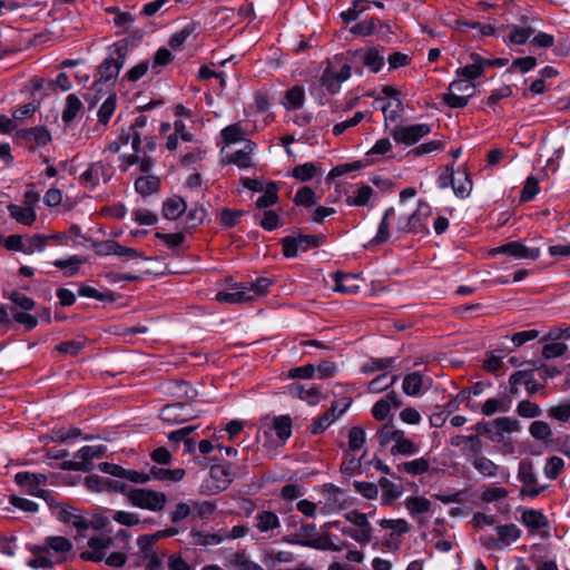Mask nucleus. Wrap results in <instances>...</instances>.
Masks as SVG:
<instances>
[{"label": "nucleus", "mask_w": 570, "mask_h": 570, "mask_svg": "<svg viewBox=\"0 0 570 570\" xmlns=\"http://www.w3.org/2000/svg\"><path fill=\"white\" fill-rule=\"evenodd\" d=\"M72 549V543L65 537L53 535L45 539L41 546H31L29 551L35 556L28 566L38 568H52L66 561V554Z\"/></svg>", "instance_id": "obj_1"}, {"label": "nucleus", "mask_w": 570, "mask_h": 570, "mask_svg": "<svg viewBox=\"0 0 570 570\" xmlns=\"http://www.w3.org/2000/svg\"><path fill=\"white\" fill-rule=\"evenodd\" d=\"M128 51L129 45L126 40H119L112 45L108 57L98 68L99 81L107 82L115 80L118 77L127 58Z\"/></svg>", "instance_id": "obj_2"}, {"label": "nucleus", "mask_w": 570, "mask_h": 570, "mask_svg": "<svg viewBox=\"0 0 570 570\" xmlns=\"http://www.w3.org/2000/svg\"><path fill=\"white\" fill-rule=\"evenodd\" d=\"M127 499L131 505L154 512L161 511L167 503L165 493L149 489H130Z\"/></svg>", "instance_id": "obj_3"}, {"label": "nucleus", "mask_w": 570, "mask_h": 570, "mask_svg": "<svg viewBox=\"0 0 570 570\" xmlns=\"http://www.w3.org/2000/svg\"><path fill=\"white\" fill-rule=\"evenodd\" d=\"M517 478L522 483L520 490L522 497L535 498L548 488L547 484L539 483L533 462L529 459L519 462Z\"/></svg>", "instance_id": "obj_4"}, {"label": "nucleus", "mask_w": 570, "mask_h": 570, "mask_svg": "<svg viewBox=\"0 0 570 570\" xmlns=\"http://www.w3.org/2000/svg\"><path fill=\"white\" fill-rule=\"evenodd\" d=\"M475 86L471 81L464 79L453 80L448 88V92L443 94V102L450 108H464L469 98L474 96Z\"/></svg>", "instance_id": "obj_5"}, {"label": "nucleus", "mask_w": 570, "mask_h": 570, "mask_svg": "<svg viewBox=\"0 0 570 570\" xmlns=\"http://www.w3.org/2000/svg\"><path fill=\"white\" fill-rule=\"evenodd\" d=\"M431 215L430 205L419 202L416 209L411 215L399 218L397 230L401 233H425L428 232L426 220Z\"/></svg>", "instance_id": "obj_6"}, {"label": "nucleus", "mask_w": 570, "mask_h": 570, "mask_svg": "<svg viewBox=\"0 0 570 570\" xmlns=\"http://www.w3.org/2000/svg\"><path fill=\"white\" fill-rule=\"evenodd\" d=\"M324 242L322 235H303L286 236L282 238L283 254L285 257H295L298 250L306 252L311 248L320 247Z\"/></svg>", "instance_id": "obj_7"}, {"label": "nucleus", "mask_w": 570, "mask_h": 570, "mask_svg": "<svg viewBox=\"0 0 570 570\" xmlns=\"http://www.w3.org/2000/svg\"><path fill=\"white\" fill-rule=\"evenodd\" d=\"M198 411L185 402H177L165 405L159 413V417L169 424H179L196 419Z\"/></svg>", "instance_id": "obj_8"}, {"label": "nucleus", "mask_w": 570, "mask_h": 570, "mask_svg": "<svg viewBox=\"0 0 570 570\" xmlns=\"http://www.w3.org/2000/svg\"><path fill=\"white\" fill-rule=\"evenodd\" d=\"M431 132V126L428 124H415L410 126H396L392 129L391 136L397 144L411 146L416 144L421 138Z\"/></svg>", "instance_id": "obj_9"}, {"label": "nucleus", "mask_w": 570, "mask_h": 570, "mask_svg": "<svg viewBox=\"0 0 570 570\" xmlns=\"http://www.w3.org/2000/svg\"><path fill=\"white\" fill-rule=\"evenodd\" d=\"M17 140L30 150L48 145L51 141V135L45 127H32L16 130Z\"/></svg>", "instance_id": "obj_10"}, {"label": "nucleus", "mask_w": 570, "mask_h": 570, "mask_svg": "<svg viewBox=\"0 0 570 570\" xmlns=\"http://www.w3.org/2000/svg\"><path fill=\"white\" fill-rule=\"evenodd\" d=\"M284 541L289 544L308 547L317 550L318 544L321 543V534L317 533V529L314 523H302L299 529L285 537Z\"/></svg>", "instance_id": "obj_11"}, {"label": "nucleus", "mask_w": 570, "mask_h": 570, "mask_svg": "<svg viewBox=\"0 0 570 570\" xmlns=\"http://www.w3.org/2000/svg\"><path fill=\"white\" fill-rule=\"evenodd\" d=\"M115 538L110 535L92 537L88 540L90 550L82 551L80 559L83 561L101 562L105 559L106 550L112 548Z\"/></svg>", "instance_id": "obj_12"}, {"label": "nucleus", "mask_w": 570, "mask_h": 570, "mask_svg": "<svg viewBox=\"0 0 570 570\" xmlns=\"http://www.w3.org/2000/svg\"><path fill=\"white\" fill-rule=\"evenodd\" d=\"M114 175L112 167L104 161L91 163L87 170L80 176V183L87 187L95 188L100 179L108 183Z\"/></svg>", "instance_id": "obj_13"}, {"label": "nucleus", "mask_w": 570, "mask_h": 570, "mask_svg": "<svg viewBox=\"0 0 570 570\" xmlns=\"http://www.w3.org/2000/svg\"><path fill=\"white\" fill-rule=\"evenodd\" d=\"M14 481L20 487L27 488L28 493L35 497L42 498L47 500L50 497V492L47 490L39 489L41 484H45L47 481V476L40 473H31V472H18L14 475Z\"/></svg>", "instance_id": "obj_14"}, {"label": "nucleus", "mask_w": 570, "mask_h": 570, "mask_svg": "<svg viewBox=\"0 0 570 570\" xmlns=\"http://www.w3.org/2000/svg\"><path fill=\"white\" fill-rule=\"evenodd\" d=\"M495 532L498 538H489L485 543L488 548L502 549L515 542L521 535V530L513 523L498 525Z\"/></svg>", "instance_id": "obj_15"}, {"label": "nucleus", "mask_w": 570, "mask_h": 570, "mask_svg": "<svg viewBox=\"0 0 570 570\" xmlns=\"http://www.w3.org/2000/svg\"><path fill=\"white\" fill-rule=\"evenodd\" d=\"M493 254H507L515 259L535 261L540 256V249L528 247L519 242H510L494 248Z\"/></svg>", "instance_id": "obj_16"}, {"label": "nucleus", "mask_w": 570, "mask_h": 570, "mask_svg": "<svg viewBox=\"0 0 570 570\" xmlns=\"http://www.w3.org/2000/svg\"><path fill=\"white\" fill-rule=\"evenodd\" d=\"M383 51L384 48H365L354 51L353 56L358 62L367 67L370 71L376 73L382 69L385 61Z\"/></svg>", "instance_id": "obj_17"}, {"label": "nucleus", "mask_w": 570, "mask_h": 570, "mask_svg": "<svg viewBox=\"0 0 570 570\" xmlns=\"http://www.w3.org/2000/svg\"><path fill=\"white\" fill-rule=\"evenodd\" d=\"M471 63L456 69L455 75L460 79L472 81L480 78L484 73L483 58L478 53L470 55Z\"/></svg>", "instance_id": "obj_18"}, {"label": "nucleus", "mask_w": 570, "mask_h": 570, "mask_svg": "<svg viewBox=\"0 0 570 570\" xmlns=\"http://www.w3.org/2000/svg\"><path fill=\"white\" fill-rule=\"evenodd\" d=\"M509 383L512 386H515L518 384H524L530 395L535 394L543 387L542 384L534 380L532 371H517L509 377Z\"/></svg>", "instance_id": "obj_19"}, {"label": "nucleus", "mask_w": 570, "mask_h": 570, "mask_svg": "<svg viewBox=\"0 0 570 570\" xmlns=\"http://www.w3.org/2000/svg\"><path fill=\"white\" fill-rule=\"evenodd\" d=\"M254 299V295L250 294V288H246L243 285L234 292H218L216 294V301L228 304H240Z\"/></svg>", "instance_id": "obj_20"}, {"label": "nucleus", "mask_w": 570, "mask_h": 570, "mask_svg": "<svg viewBox=\"0 0 570 570\" xmlns=\"http://www.w3.org/2000/svg\"><path fill=\"white\" fill-rule=\"evenodd\" d=\"M289 393L311 405L320 402V391L312 384H293L289 386Z\"/></svg>", "instance_id": "obj_21"}, {"label": "nucleus", "mask_w": 570, "mask_h": 570, "mask_svg": "<svg viewBox=\"0 0 570 570\" xmlns=\"http://www.w3.org/2000/svg\"><path fill=\"white\" fill-rule=\"evenodd\" d=\"M187 209L186 202L179 197L174 196L168 198L163 205V215L165 218L169 220H176L179 218Z\"/></svg>", "instance_id": "obj_22"}, {"label": "nucleus", "mask_w": 570, "mask_h": 570, "mask_svg": "<svg viewBox=\"0 0 570 570\" xmlns=\"http://www.w3.org/2000/svg\"><path fill=\"white\" fill-rule=\"evenodd\" d=\"M7 209L10 214V216L17 220V223L31 226L36 218L37 214L36 210L30 207L19 206L16 204H9L7 206Z\"/></svg>", "instance_id": "obj_23"}, {"label": "nucleus", "mask_w": 570, "mask_h": 570, "mask_svg": "<svg viewBox=\"0 0 570 570\" xmlns=\"http://www.w3.org/2000/svg\"><path fill=\"white\" fill-rule=\"evenodd\" d=\"M160 180L155 175H144L136 179L135 189L138 194L146 197L159 190Z\"/></svg>", "instance_id": "obj_24"}, {"label": "nucleus", "mask_w": 570, "mask_h": 570, "mask_svg": "<svg viewBox=\"0 0 570 570\" xmlns=\"http://www.w3.org/2000/svg\"><path fill=\"white\" fill-rule=\"evenodd\" d=\"M255 144L252 141H247L243 149L236 150L235 153L228 155L227 163L234 164L239 168H248L252 166L250 154L254 150Z\"/></svg>", "instance_id": "obj_25"}, {"label": "nucleus", "mask_w": 570, "mask_h": 570, "mask_svg": "<svg viewBox=\"0 0 570 570\" xmlns=\"http://www.w3.org/2000/svg\"><path fill=\"white\" fill-rule=\"evenodd\" d=\"M150 479L158 481L178 482L184 479L186 472L184 469H165L153 466L148 473Z\"/></svg>", "instance_id": "obj_26"}, {"label": "nucleus", "mask_w": 570, "mask_h": 570, "mask_svg": "<svg viewBox=\"0 0 570 570\" xmlns=\"http://www.w3.org/2000/svg\"><path fill=\"white\" fill-rule=\"evenodd\" d=\"M107 448L102 444L86 445L75 453V458L79 459L81 462H86L87 465L91 468V461L94 459H100L105 456Z\"/></svg>", "instance_id": "obj_27"}, {"label": "nucleus", "mask_w": 570, "mask_h": 570, "mask_svg": "<svg viewBox=\"0 0 570 570\" xmlns=\"http://www.w3.org/2000/svg\"><path fill=\"white\" fill-rule=\"evenodd\" d=\"M335 291L343 294H355L360 286L355 284L357 277L355 275L335 274Z\"/></svg>", "instance_id": "obj_28"}, {"label": "nucleus", "mask_w": 570, "mask_h": 570, "mask_svg": "<svg viewBox=\"0 0 570 570\" xmlns=\"http://www.w3.org/2000/svg\"><path fill=\"white\" fill-rule=\"evenodd\" d=\"M521 522L532 530H539L548 527L546 515L538 510H525L521 515Z\"/></svg>", "instance_id": "obj_29"}, {"label": "nucleus", "mask_w": 570, "mask_h": 570, "mask_svg": "<svg viewBox=\"0 0 570 570\" xmlns=\"http://www.w3.org/2000/svg\"><path fill=\"white\" fill-rule=\"evenodd\" d=\"M305 101V90L302 86H294L286 91L283 105L286 109H299Z\"/></svg>", "instance_id": "obj_30"}, {"label": "nucleus", "mask_w": 570, "mask_h": 570, "mask_svg": "<svg viewBox=\"0 0 570 570\" xmlns=\"http://www.w3.org/2000/svg\"><path fill=\"white\" fill-rule=\"evenodd\" d=\"M272 430L282 443H285L292 434V419L289 415L276 416L273 420Z\"/></svg>", "instance_id": "obj_31"}, {"label": "nucleus", "mask_w": 570, "mask_h": 570, "mask_svg": "<svg viewBox=\"0 0 570 570\" xmlns=\"http://www.w3.org/2000/svg\"><path fill=\"white\" fill-rule=\"evenodd\" d=\"M256 527L261 532H268L279 527V519L272 511H259L256 514Z\"/></svg>", "instance_id": "obj_32"}, {"label": "nucleus", "mask_w": 570, "mask_h": 570, "mask_svg": "<svg viewBox=\"0 0 570 570\" xmlns=\"http://www.w3.org/2000/svg\"><path fill=\"white\" fill-rule=\"evenodd\" d=\"M168 391L178 397L185 396L190 400L195 399L198 394L197 391L188 382L183 380L169 381Z\"/></svg>", "instance_id": "obj_33"}, {"label": "nucleus", "mask_w": 570, "mask_h": 570, "mask_svg": "<svg viewBox=\"0 0 570 570\" xmlns=\"http://www.w3.org/2000/svg\"><path fill=\"white\" fill-rule=\"evenodd\" d=\"M379 484L382 488V502L384 504H387L391 501L400 498L401 494L403 493V489L401 485L393 483L386 478H381Z\"/></svg>", "instance_id": "obj_34"}, {"label": "nucleus", "mask_w": 570, "mask_h": 570, "mask_svg": "<svg viewBox=\"0 0 570 570\" xmlns=\"http://www.w3.org/2000/svg\"><path fill=\"white\" fill-rule=\"evenodd\" d=\"M431 505V501L424 497H409L405 500V508L411 515L428 513Z\"/></svg>", "instance_id": "obj_35"}, {"label": "nucleus", "mask_w": 570, "mask_h": 570, "mask_svg": "<svg viewBox=\"0 0 570 570\" xmlns=\"http://www.w3.org/2000/svg\"><path fill=\"white\" fill-rule=\"evenodd\" d=\"M228 562L237 570H264L262 566L252 561L244 551L229 556Z\"/></svg>", "instance_id": "obj_36"}, {"label": "nucleus", "mask_w": 570, "mask_h": 570, "mask_svg": "<svg viewBox=\"0 0 570 570\" xmlns=\"http://www.w3.org/2000/svg\"><path fill=\"white\" fill-rule=\"evenodd\" d=\"M471 463L474 469L485 478H492L497 475L499 466L487 456H474V459L471 460Z\"/></svg>", "instance_id": "obj_37"}, {"label": "nucleus", "mask_w": 570, "mask_h": 570, "mask_svg": "<svg viewBox=\"0 0 570 570\" xmlns=\"http://www.w3.org/2000/svg\"><path fill=\"white\" fill-rule=\"evenodd\" d=\"M277 191H278V186L273 181L268 183L265 187L263 195H261L256 199V203H255L256 207L257 208H268V207L275 205L278 200Z\"/></svg>", "instance_id": "obj_38"}, {"label": "nucleus", "mask_w": 570, "mask_h": 570, "mask_svg": "<svg viewBox=\"0 0 570 570\" xmlns=\"http://www.w3.org/2000/svg\"><path fill=\"white\" fill-rule=\"evenodd\" d=\"M430 469V461L425 458H419L409 462L397 465V470L404 471L411 475H420L428 472Z\"/></svg>", "instance_id": "obj_39"}, {"label": "nucleus", "mask_w": 570, "mask_h": 570, "mask_svg": "<svg viewBox=\"0 0 570 570\" xmlns=\"http://www.w3.org/2000/svg\"><path fill=\"white\" fill-rule=\"evenodd\" d=\"M210 476L220 484L223 489L228 487L233 481L230 468L225 464H214L210 466Z\"/></svg>", "instance_id": "obj_40"}, {"label": "nucleus", "mask_w": 570, "mask_h": 570, "mask_svg": "<svg viewBox=\"0 0 570 570\" xmlns=\"http://www.w3.org/2000/svg\"><path fill=\"white\" fill-rule=\"evenodd\" d=\"M422 384V375L419 372H413L404 377L402 389L406 395L414 396L421 392Z\"/></svg>", "instance_id": "obj_41"}, {"label": "nucleus", "mask_w": 570, "mask_h": 570, "mask_svg": "<svg viewBox=\"0 0 570 570\" xmlns=\"http://www.w3.org/2000/svg\"><path fill=\"white\" fill-rule=\"evenodd\" d=\"M81 107L82 102L80 99L73 94L69 95L66 99V107L62 111V121L66 124L71 122L80 111Z\"/></svg>", "instance_id": "obj_42"}, {"label": "nucleus", "mask_w": 570, "mask_h": 570, "mask_svg": "<svg viewBox=\"0 0 570 570\" xmlns=\"http://www.w3.org/2000/svg\"><path fill=\"white\" fill-rule=\"evenodd\" d=\"M458 174L459 177L454 180L453 191L456 197L465 198L472 190V180L466 171Z\"/></svg>", "instance_id": "obj_43"}, {"label": "nucleus", "mask_w": 570, "mask_h": 570, "mask_svg": "<svg viewBox=\"0 0 570 570\" xmlns=\"http://www.w3.org/2000/svg\"><path fill=\"white\" fill-rule=\"evenodd\" d=\"M397 380L396 375L383 373L368 383V391L372 393H380L392 386Z\"/></svg>", "instance_id": "obj_44"}, {"label": "nucleus", "mask_w": 570, "mask_h": 570, "mask_svg": "<svg viewBox=\"0 0 570 570\" xmlns=\"http://www.w3.org/2000/svg\"><path fill=\"white\" fill-rule=\"evenodd\" d=\"M3 296L10 299V302L16 306L19 307L22 311H31L36 303L32 298L28 297L27 295L18 292V291H11L10 293L3 292Z\"/></svg>", "instance_id": "obj_45"}, {"label": "nucleus", "mask_w": 570, "mask_h": 570, "mask_svg": "<svg viewBox=\"0 0 570 570\" xmlns=\"http://www.w3.org/2000/svg\"><path fill=\"white\" fill-rule=\"evenodd\" d=\"M245 131L239 122L229 125L222 130V138L226 145L244 140Z\"/></svg>", "instance_id": "obj_46"}, {"label": "nucleus", "mask_w": 570, "mask_h": 570, "mask_svg": "<svg viewBox=\"0 0 570 570\" xmlns=\"http://www.w3.org/2000/svg\"><path fill=\"white\" fill-rule=\"evenodd\" d=\"M190 534L195 542L200 546H216L224 541L222 530L217 533H205L202 531L191 530Z\"/></svg>", "instance_id": "obj_47"}, {"label": "nucleus", "mask_w": 570, "mask_h": 570, "mask_svg": "<svg viewBox=\"0 0 570 570\" xmlns=\"http://www.w3.org/2000/svg\"><path fill=\"white\" fill-rule=\"evenodd\" d=\"M530 434L539 441L548 442L552 435L550 425L544 421H534L529 428Z\"/></svg>", "instance_id": "obj_48"}, {"label": "nucleus", "mask_w": 570, "mask_h": 570, "mask_svg": "<svg viewBox=\"0 0 570 570\" xmlns=\"http://www.w3.org/2000/svg\"><path fill=\"white\" fill-rule=\"evenodd\" d=\"M117 105V97L116 95H110L104 104L100 106L98 110V120L102 125H107L110 120L111 116L115 112Z\"/></svg>", "instance_id": "obj_49"}, {"label": "nucleus", "mask_w": 570, "mask_h": 570, "mask_svg": "<svg viewBox=\"0 0 570 570\" xmlns=\"http://www.w3.org/2000/svg\"><path fill=\"white\" fill-rule=\"evenodd\" d=\"M80 296L96 298L100 302H112L115 299L111 291L99 292L95 287L89 285H81L78 291Z\"/></svg>", "instance_id": "obj_50"}, {"label": "nucleus", "mask_w": 570, "mask_h": 570, "mask_svg": "<svg viewBox=\"0 0 570 570\" xmlns=\"http://www.w3.org/2000/svg\"><path fill=\"white\" fill-rule=\"evenodd\" d=\"M473 430L476 432V435L487 436L491 441L500 440V432H498L494 420L490 422H479L474 425Z\"/></svg>", "instance_id": "obj_51"}, {"label": "nucleus", "mask_w": 570, "mask_h": 570, "mask_svg": "<svg viewBox=\"0 0 570 570\" xmlns=\"http://www.w3.org/2000/svg\"><path fill=\"white\" fill-rule=\"evenodd\" d=\"M95 253L99 256L118 255L120 244L114 239L96 242L92 244Z\"/></svg>", "instance_id": "obj_52"}, {"label": "nucleus", "mask_w": 570, "mask_h": 570, "mask_svg": "<svg viewBox=\"0 0 570 570\" xmlns=\"http://www.w3.org/2000/svg\"><path fill=\"white\" fill-rule=\"evenodd\" d=\"M564 469V461L559 456H551L547 460L544 465V474L548 479H557Z\"/></svg>", "instance_id": "obj_53"}, {"label": "nucleus", "mask_w": 570, "mask_h": 570, "mask_svg": "<svg viewBox=\"0 0 570 570\" xmlns=\"http://www.w3.org/2000/svg\"><path fill=\"white\" fill-rule=\"evenodd\" d=\"M348 544L336 538V541L333 540V537L328 532L321 533V543L318 544L317 550H331V551H342L346 549Z\"/></svg>", "instance_id": "obj_54"}, {"label": "nucleus", "mask_w": 570, "mask_h": 570, "mask_svg": "<svg viewBox=\"0 0 570 570\" xmlns=\"http://www.w3.org/2000/svg\"><path fill=\"white\" fill-rule=\"evenodd\" d=\"M444 141L442 140H431L424 144H421L420 146L411 149L409 151V155H412L414 157H420L433 151H441L444 149Z\"/></svg>", "instance_id": "obj_55"}, {"label": "nucleus", "mask_w": 570, "mask_h": 570, "mask_svg": "<svg viewBox=\"0 0 570 570\" xmlns=\"http://www.w3.org/2000/svg\"><path fill=\"white\" fill-rule=\"evenodd\" d=\"M377 21H379V19H376V18L362 20V21L355 23L354 26H352L350 31L354 36H358V37L371 36L376 28Z\"/></svg>", "instance_id": "obj_56"}, {"label": "nucleus", "mask_w": 570, "mask_h": 570, "mask_svg": "<svg viewBox=\"0 0 570 570\" xmlns=\"http://www.w3.org/2000/svg\"><path fill=\"white\" fill-rule=\"evenodd\" d=\"M147 125V117L144 115L138 116L135 119V122L129 127L132 131V149L135 153L141 151V136L139 129L144 128Z\"/></svg>", "instance_id": "obj_57"}, {"label": "nucleus", "mask_w": 570, "mask_h": 570, "mask_svg": "<svg viewBox=\"0 0 570 570\" xmlns=\"http://www.w3.org/2000/svg\"><path fill=\"white\" fill-rule=\"evenodd\" d=\"M85 262L80 256H71L68 259H58L53 263V265L60 269H65L70 267L69 271L66 272V276L70 277L78 273L79 266Z\"/></svg>", "instance_id": "obj_58"}, {"label": "nucleus", "mask_w": 570, "mask_h": 570, "mask_svg": "<svg viewBox=\"0 0 570 570\" xmlns=\"http://www.w3.org/2000/svg\"><path fill=\"white\" fill-rule=\"evenodd\" d=\"M207 212L204 207L195 205L191 207L186 215V224L187 228H195L203 224Z\"/></svg>", "instance_id": "obj_59"}, {"label": "nucleus", "mask_w": 570, "mask_h": 570, "mask_svg": "<svg viewBox=\"0 0 570 570\" xmlns=\"http://www.w3.org/2000/svg\"><path fill=\"white\" fill-rule=\"evenodd\" d=\"M365 443V431L361 426H353L348 432V450L357 451Z\"/></svg>", "instance_id": "obj_60"}, {"label": "nucleus", "mask_w": 570, "mask_h": 570, "mask_svg": "<svg viewBox=\"0 0 570 570\" xmlns=\"http://www.w3.org/2000/svg\"><path fill=\"white\" fill-rule=\"evenodd\" d=\"M498 432H500V439L504 433L517 432L520 430V423L517 419L512 417H497L494 419Z\"/></svg>", "instance_id": "obj_61"}, {"label": "nucleus", "mask_w": 570, "mask_h": 570, "mask_svg": "<svg viewBox=\"0 0 570 570\" xmlns=\"http://www.w3.org/2000/svg\"><path fill=\"white\" fill-rule=\"evenodd\" d=\"M334 422V416L332 414L324 413L318 417H314L308 428L311 434L317 435L323 433L332 423Z\"/></svg>", "instance_id": "obj_62"}, {"label": "nucleus", "mask_w": 570, "mask_h": 570, "mask_svg": "<svg viewBox=\"0 0 570 570\" xmlns=\"http://www.w3.org/2000/svg\"><path fill=\"white\" fill-rule=\"evenodd\" d=\"M509 491L501 487H485L481 493V500L483 502L490 503L499 501L505 497H508Z\"/></svg>", "instance_id": "obj_63"}, {"label": "nucleus", "mask_w": 570, "mask_h": 570, "mask_svg": "<svg viewBox=\"0 0 570 570\" xmlns=\"http://www.w3.org/2000/svg\"><path fill=\"white\" fill-rule=\"evenodd\" d=\"M539 193V181L534 176L527 178L524 186L520 193L521 202H529Z\"/></svg>", "instance_id": "obj_64"}]
</instances>
